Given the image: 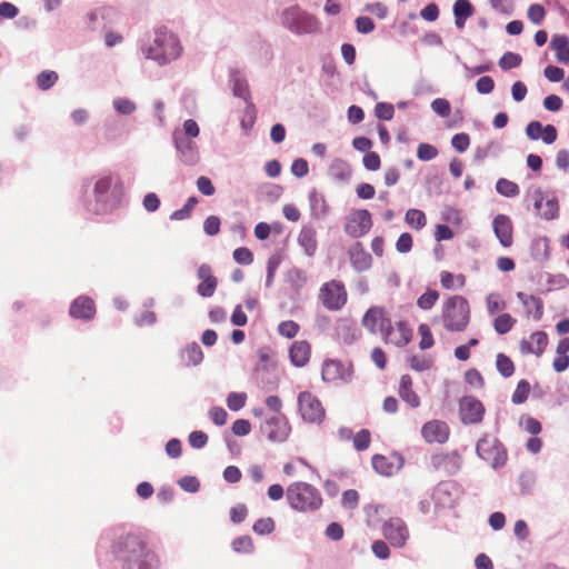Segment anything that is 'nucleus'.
<instances>
[{"label":"nucleus","instance_id":"1","mask_svg":"<svg viewBox=\"0 0 569 569\" xmlns=\"http://www.w3.org/2000/svg\"><path fill=\"white\" fill-rule=\"evenodd\" d=\"M113 553L122 569H158L159 566L158 556L139 533L120 536L113 545Z\"/></svg>","mask_w":569,"mask_h":569},{"label":"nucleus","instance_id":"2","mask_svg":"<svg viewBox=\"0 0 569 569\" xmlns=\"http://www.w3.org/2000/svg\"><path fill=\"white\" fill-rule=\"evenodd\" d=\"M142 54L159 66H164L181 56L182 47L178 37L166 27L154 30L153 39L141 48Z\"/></svg>","mask_w":569,"mask_h":569},{"label":"nucleus","instance_id":"3","mask_svg":"<svg viewBox=\"0 0 569 569\" xmlns=\"http://www.w3.org/2000/svg\"><path fill=\"white\" fill-rule=\"evenodd\" d=\"M122 193L118 177L111 174L98 177L93 188L96 212L107 213L114 210L121 201Z\"/></svg>","mask_w":569,"mask_h":569},{"label":"nucleus","instance_id":"4","mask_svg":"<svg viewBox=\"0 0 569 569\" xmlns=\"http://www.w3.org/2000/svg\"><path fill=\"white\" fill-rule=\"evenodd\" d=\"M441 320L450 332L463 331L470 321V308L467 299L461 296L448 298L442 306Z\"/></svg>","mask_w":569,"mask_h":569},{"label":"nucleus","instance_id":"5","mask_svg":"<svg viewBox=\"0 0 569 569\" xmlns=\"http://www.w3.org/2000/svg\"><path fill=\"white\" fill-rule=\"evenodd\" d=\"M280 20L281 24L295 34H310L321 30L318 18L298 6L286 8Z\"/></svg>","mask_w":569,"mask_h":569},{"label":"nucleus","instance_id":"6","mask_svg":"<svg viewBox=\"0 0 569 569\" xmlns=\"http://www.w3.org/2000/svg\"><path fill=\"white\" fill-rule=\"evenodd\" d=\"M287 499L292 509L302 512L315 511L322 503L319 490L302 481L293 482L288 487Z\"/></svg>","mask_w":569,"mask_h":569},{"label":"nucleus","instance_id":"7","mask_svg":"<svg viewBox=\"0 0 569 569\" xmlns=\"http://www.w3.org/2000/svg\"><path fill=\"white\" fill-rule=\"evenodd\" d=\"M527 199L532 201L536 214L542 219L552 220L558 217L559 204L555 194L546 193L541 188H531L527 192Z\"/></svg>","mask_w":569,"mask_h":569},{"label":"nucleus","instance_id":"8","mask_svg":"<svg viewBox=\"0 0 569 569\" xmlns=\"http://www.w3.org/2000/svg\"><path fill=\"white\" fill-rule=\"evenodd\" d=\"M348 293L345 284L339 280L323 283L319 290V300L330 311H338L347 303Z\"/></svg>","mask_w":569,"mask_h":569},{"label":"nucleus","instance_id":"9","mask_svg":"<svg viewBox=\"0 0 569 569\" xmlns=\"http://www.w3.org/2000/svg\"><path fill=\"white\" fill-rule=\"evenodd\" d=\"M298 410L303 421L321 423L326 418V410L319 398L310 391H302L298 396Z\"/></svg>","mask_w":569,"mask_h":569},{"label":"nucleus","instance_id":"10","mask_svg":"<svg viewBox=\"0 0 569 569\" xmlns=\"http://www.w3.org/2000/svg\"><path fill=\"white\" fill-rule=\"evenodd\" d=\"M372 227L371 214L366 209L353 210L346 219L345 231L352 238H360Z\"/></svg>","mask_w":569,"mask_h":569},{"label":"nucleus","instance_id":"11","mask_svg":"<svg viewBox=\"0 0 569 569\" xmlns=\"http://www.w3.org/2000/svg\"><path fill=\"white\" fill-rule=\"evenodd\" d=\"M291 431L290 423L283 415L268 418L261 426V432L273 442H283Z\"/></svg>","mask_w":569,"mask_h":569},{"label":"nucleus","instance_id":"12","mask_svg":"<svg viewBox=\"0 0 569 569\" xmlns=\"http://www.w3.org/2000/svg\"><path fill=\"white\" fill-rule=\"evenodd\" d=\"M477 453L480 458L497 468L505 463L506 452L502 446L493 438H482L477 443Z\"/></svg>","mask_w":569,"mask_h":569},{"label":"nucleus","instance_id":"13","mask_svg":"<svg viewBox=\"0 0 569 569\" xmlns=\"http://www.w3.org/2000/svg\"><path fill=\"white\" fill-rule=\"evenodd\" d=\"M430 465L435 470L455 475L461 468L462 458L457 451L439 452L431 456Z\"/></svg>","mask_w":569,"mask_h":569},{"label":"nucleus","instance_id":"14","mask_svg":"<svg viewBox=\"0 0 569 569\" xmlns=\"http://www.w3.org/2000/svg\"><path fill=\"white\" fill-rule=\"evenodd\" d=\"M450 428L438 419L427 421L421 428V437L428 443H445L449 439Z\"/></svg>","mask_w":569,"mask_h":569},{"label":"nucleus","instance_id":"15","mask_svg":"<svg viewBox=\"0 0 569 569\" xmlns=\"http://www.w3.org/2000/svg\"><path fill=\"white\" fill-rule=\"evenodd\" d=\"M382 531L385 538L397 548L405 546L409 537L408 528L400 518H390L389 521L383 525Z\"/></svg>","mask_w":569,"mask_h":569},{"label":"nucleus","instance_id":"16","mask_svg":"<svg viewBox=\"0 0 569 569\" xmlns=\"http://www.w3.org/2000/svg\"><path fill=\"white\" fill-rule=\"evenodd\" d=\"M459 410L463 423H478L485 413L483 405L473 397H463L460 400Z\"/></svg>","mask_w":569,"mask_h":569},{"label":"nucleus","instance_id":"17","mask_svg":"<svg viewBox=\"0 0 569 569\" xmlns=\"http://www.w3.org/2000/svg\"><path fill=\"white\" fill-rule=\"evenodd\" d=\"M390 319L387 317L386 311L381 307H371L367 310L362 318V326L371 333H381L389 325Z\"/></svg>","mask_w":569,"mask_h":569},{"label":"nucleus","instance_id":"18","mask_svg":"<svg viewBox=\"0 0 569 569\" xmlns=\"http://www.w3.org/2000/svg\"><path fill=\"white\" fill-rule=\"evenodd\" d=\"M351 369L339 360L329 359L323 362L321 376L326 382L347 381Z\"/></svg>","mask_w":569,"mask_h":569},{"label":"nucleus","instance_id":"19","mask_svg":"<svg viewBox=\"0 0 569 569\" xmlns=\"http://www.w3.org/2000/svg\"><path fill=\"white\" fill-rule=\"evenodd\" d=\"M411 330L405 321H398L395 327L390 321L382 332V338L387 343L402 347L411 340Z\"/></svg>","mask_w":569,"mask_h":569},{"label":"nucleus","instance_id":"20","mask_svg":"<svg viewBox=\"0 0 569 569\" xmlns=\"http://www.w3.org/2000/svg\"><path fill=\"white\" fill-rule=\"evenodd\" d=\"M173 141L181 160L187 164H194L198 160L197 144L183 137L181 132H174Z\"/></svg>","mask_w":569,"mask_h":569},{"label":"nucleus","instance_id":"21","mask_svg":"<svg viewBox=\"0 0 569 569\" xmlns=\"http://www.w3.org/2000/svg\"><path fill=\"white\" fill-rule=\"evenodd\" d=\"M198 278L201 280V283L197 287V292L204 298H209L213 296L218 281L212 273V269L209 264H201L198 268Z\"/></svg>","mask_w":569,"mask_h":569},{"label":"nucleus","instance_id":"22","mask_svg":"<svg viewBox=\"0 0 569 569\" xmlns=\"http://www.w3.org/2000/svg\"><path fill=\"white\" fill-rule=\"evenodd\" d=\"M402 466V458L398 455L386 457L376 455L372 457L373 469L382 476H391L396 473Z\"/></svg>","mask_w":569,"mask_h":569},{"label":"nucleus","instance_id":"23","mask_svg":"<svg viewBox=\"0 0 569 569\" xmlns=\"http://www.w3.org/2000/svg\"><path fill=\"white\" fill-rule=\"evenodd\" d=\"M493 231L499 242L508 248L512 244V222L506 214H498L492 222Z\"/></svg>","mask_w":569,"mask_h":569},{"label":"nucleus","instance_id":"24","mask_svg":"<svg viewBox=\"0 0 569 569\" xmlns=\"http://www.w3.org/2000/svg\"><path fill=\"white\" fill-rule=\"evenodd\" d=\"M548 345V336L543 331L533 332L529 340L522 339L520 341V351L523 355L535 353L541 356Z\"/></svg>","mask_w":569,"mask_h":569},{"label":"nucleus","instance_id":"25","mask_svg":"<svg viewBox=\"0 0 569 569\" xmlns=\"http://www.w3.org/2000/svg\"><path fill=\"white\" fill-rule=\"evenodd\" d=\"M348 253H349L350 262L357 271H360V272L366 271L371 267L372 258L363 249V247L360 242L353 243L349 248Z\"/></svg>","mask_w":569,"mask_h":569},{"label":"nucleus","instance_id":"26","mask_svg":"<svg viewBox=\"0 0 569 569\" xmlns=\"http://www.w3.org/2000/svg\"><path fill=\"white\" fill-rule=\"evenodd\" d=\"M517 298L526 308V315L528 317H532L537 321L542 318L543 302L539 297H536L533 295H527L525 292H518Z\"/></svg>","mask_w":569,"mask_h":569},{"label":"nucleus","instance_id":"27","mask_svg":"<svg viewBox=\"0 0 569 569\" xmlns=\"http://www.w3.org/2000/svg\"><path fill=\"white\" fill-rule=\"evenodd\" d=\"M94 312V302L88 297L77 298L70 307V316L77 319H91Z\"/></svg>","mask_w":569,"mask_h":569},{"label":"nucleus","instance_id":"28","mask_svg":"<svg viewBox=\"0 0 569 569\" xmlns=\"http://www.w3.org/2000/svg\"><path fill=\"white\" fill-rule=\"evenodd\" d=\"M398 393L411 408H418L420 406V398L412 389V379L409 375H403L400 378Z\"/></svg>","mask_w":569,"mask_h":569},{"label":"nucleus","instance_id":"29","mask_svg":"<svg viewBox=\"0 0 569 569\" xmlns=\"http://www.w3.org/2000/svg\"><path fill=\"white\" fill-rule=\"evenodd\" d=\"M310 352L311 348L307 341H296L289 349L290 360L296 367H303L310 359Z\"/></svg>","mask_w":569,"mask_h":569},{"label":"nucleus","instance_id":"30","mask_svg":"<svg viewBox=\"0 0 569 569\" xmlns=\"http://www.w3.org/2000/svg\"><path fill=\"white\" fill-rule=\"evenodd\" d=\"M550 48L555 51L558 62L569 64V38L566 34H553Z\"/></svg>","mask_w":569,"mask_h":569},{"label":"nucleus","instance_id":"31","mask_svg":"<svg viewBox=\"0 0 569 569\" xmlns=\"http://www.w3.org/2000/svg\"><path fill=\"white\" fill-rule=\"evenodd\" d=\"M298 243L307 256L312 257L318 248L316 230L312 227H303L298 236Z\"/></svg>","mask_w":569,"mask_h":569},{"label":"nucleus","instance_id":"32","mask_svg":"<svg viewBox=\"0 0 569 569\" xmlns=\"http://www.w3.org/2000/svg\"><path fill=\"white\" fill-rule=\"evenodd\" d=\"M309 202L311 214L313 218L322 219L327 216L329 207L327 204L325 197L321 193L317 192L316 190H312L309 194Z\"/></svg>","mask_w":569,"mask_h":569},{"label":"nucleus","instance_id":"33","mask_svg":"<svg viewBox=\"0 0 569 569\" xmlns=\"http://www.w3.org/2000/svg\"><path fill=\"white\" fill-rule=\"evenodd\" d=\"M233 94L248 101L250 93L247 80L240 71L232 70L230 74Z\"/></svg>","mask_w":569,"mask_h":569},{"label":"nucleus","instance_id":"34","mask_svg":"<svg viewBox=\"0 0 569 569\" xmlns=\"http://www.w3.org/2000/svg\"><path fill=\"white\" fill-rule=\"evenodd\" d=\"M452 490H455V486L452 483H440L433 492V500L437 505L442 507H451L455 501L451 497Z\"/></svg>","mask_w":569,"mask_h":569},{"label":"nucleus","instance_id":"35","mask_svg":"<svg viewBox=\"0 0 569 569\" xmlns=\"http://www.w3.org/2000/svg\"><path fill=\"white\" fill-rule=\"evenodd\" d=\"M187 366H197L203 359V353L199 345L192 343L186 347L181 355Z\"/></svg>","mask_w":569,"mask_h":569},{"label":"nucleus","instance_id":"36","mask_svg":"<svg viewBox=\"0 0 569 569\" xmlns=\"http://www.w3.org/2000/svg\"><path fill=\"white\" fill-rule=\"evenodd\" d=\"M406 223L417 230L422 229L427 223V218L423 211L419 209H409L405 216Z\"/></svg>","mask_w":569,"mask_h":569},{"label":"nucleus","instance_id":"37","mask_svg":"<svg viewBox=\"0 0 569 569\" xmlns=\"http://www.w3.org/2000/svg\"><path fill=\"white\" fill-rule=\"evenodd\" d=\"M286 281L295 289H301L307 282V276L299 268H291L286 272Z\"/></svg>","mask_w":569,"mask_h":569},{"label":"nucleus","instance_id":"38","mask_svg":"<svg viewBox=\"0 0 569 569\" xmlns=\"http://www.w3.org/2000/svg\"><path fill=\"white\" fill-rule=\"evenodd\" d=\"M516 322H517V320L511 315L501 313L495 319L493 328L497 333L506 335L513 328Z\"/></svg>","mask_w":569,"mask_h":569},{"label":"nucleus","instance_id":"39","mask_svg":"<svg viewBox=\"0 0 569 569\" xmlns=\"http://www.w3.org/2000/svg\"><path fill=\"white\" fill-rule=\"evenodd\" d=\"M496 366H497V370L505 378L511 377L515 372L513 361L505 353L497 355Z\"/></svg>","mask_w":569,"mask_h":569},{"label":"nucleus","instance_id":"40","mask_svg":"<svg viewBox=\"0 0 569 569\" xmlns=\"http://www.w3.org/2000/svg\"><path fill=\"white\" fill-rule=\"evenodd\" d=\"M496 189L500 194L509 198L516 197L520 192L517 183L505 178H501L497 181Z\"/></svg>","mask_w":569,"mask_h":569},{"label":"nucleus","instance_id":"41","mask_svg":"<svg viewBox=\"0 0 569 569\" xmlns=\"http://www.w3.org/2000/svg\"><path fill=\"white\" fill-rule=\"evenodd\" d=\"M440 282L445 289L461 288L465 284V277L462 274L455 276L451 272L442 271Z\"/></svg>","mask_w":569,"mask_h":569},{"label":"nucleus","instance_id":"42","mask_svg":"<svg viewBox=\"0 0 569 569\" xmlns=\"http://www.w3.org/2000/svg\"><path fill=\"white\" fill-rule=\"evenodd\" d=\"M487 310L489 315H495L506 309V301L498 293H489L486 298Z\"/></svg>","mask_w":569,"mask_h":569},{"label":"nucleus","instance_id":"43","mask_svg":"<svg viewBox=\"0 0 569 569\" xmlns=\"http://www.w3.org/2000/svg\"><path fill=\"white\" fill-rule=\"evenodd\" d=\"M530 393V385L527 380H520L512 393L511 400L516 405L523 403Z\"/></svg>","mask_w":569,"mask_h":569},{"label":"nucleus","instance_id":"44","mask_svg":"<svg viewBox=\"0 0 569 569\" xmlns=\"http://www.w3.org/2000/svg\"><path fill=\"white\" fill-rule=\"evenodd\" d=\"M57 72L46 70L37 77V86L41 90H48L57 82Z\"/></svg>","mask_w":569,"mask_h":569},{"label":"nucleus","instance_id":"45","mask_svg":"<svg viewBox=\"0 0 569 569\" xmlns=\"http://www.w3.org/2000/svg\"><path fill=\"white\" fill-rule=\"evenodd\" d=\"M198 203V200L196 197H190L187 201V203L183 206V208L176 210L171 213L170 219L171 220H183L190 217L191 211L193 210L194 206Z\"/></svg>","mask_w":569,"mask_h":569},{"label":"nucleus","instance_id":"46","mask_svg":"<svg viewBox=\"0 0 569 569\" xmlns=\"http://www.w3.org/2000/svg\"><path fill=\"white\" fill-rule=\"evenodd\" d=\"M521 57L518 53L506 52L499 60V67L502 70L513 69L520 66Z\"/></svg>","mask_w":569,"mask_h":569},{"label":"nucleus","instance_id":"47","mask_svg":"<svg viewBox=\"0 0 569 569\" xmlns=\"http://www.w3.org/2000/svg\"><path fill=\"white\" fill-rule=\"evenodd\" d=\"M439 298V293L436 290H428L418 298L417 305L423 310L431 309Z\"/></svg>","mask_w":569,"mask_h":569},{"label":"nucleus","instance_id":"48","mask_svg":"<svg viewBox=\"0 0 569 569\" xmlns=\"http://www.w3.org/2000/svg\"><path fill=\"white\" fill-rule=\"evenodd\" d=\"M475 10L469 0H457L453 4V14L461 18H470Z\"/></svg>","mask_w":569,"mask_h":569},{"label":"nucleus","instance_id":"49","mask_svg":"<svg viewBox=\"0 0 569 569\" xmlns=\"http://www.w3.org/2000/svg\"><path fill=\"white\" fill-rule=\"evenodd\" d=\"M299 325L292 320L282 321L278 326V332L286 338H293L299 332Z\"/></svg>","mask_w":569,"mask_h":569},{"label":"nucleus","instance_id":"50","mask_svg":"<svg viewBox=\"0 0 569 569\" xmlns=\"http://www.w3.org/2000/svg\"><path fill=\"white\" fill-rule=\"evenodd\" d=\"M352 439H353V447L358 451L368 449L370 446V441H371L370 432L367 429L360 430L355 437H352Z\"/></svg>","mask_w":569,"mask_h":569},{"label":"nucleus","instance_id":"51","mask_svg":"<svg viewBox=\"0 0 569 569\" xmlns=\"http://www.w3.org/2000/svg\"><path fill=\"white\" fill-rule=\"evenodd\" d=\"M330 171L335 177H337L341 180H345V179L349 178V176H350V169H349L348 164L343 160H340V159H337L332 162V164L330 167Z\"/></svg>","mask_w":569,"mask_h":569},{"label":"nucleus","instance_id":"52","mask_svg":"<svg viewBox=\"0 0 569 569\" xmlns=\"http://www.w3.org/2000/svg\"><path fill=\"white\" fill-rule=\"evenodd\" d=\"M438 156L436 147L429 143H420L417 149V157L422 161H429Z\"/></svg>","mask_w":569,"mask_h":569},{"label":"nucleus","instance_id":"53","mask_svg":"<svg viewBox=\"0 0 569 569\" xmlns=\"http://www.w3.org/2000/svg\"><path fill=\"white\" fill-rule=\"evenodd\" d=\"M246 393L230 392L227 398V406L232 411L240 410L246 405Z\"/></svg>","mask_w":569,"mask_h":569},{"label":"nucleus","instance_id":"54","mask_svg":"<svg viewBox=\"0 0 569 569\" xmlns=\"http://www.w3.org/2000/svg\"><path fill=\"white\" fill-rule=\"evenodd\" d=\"M274 529V521L272 518H261L253 525V531L258 535H269Z\"/></svg>","mask_w":569,"mask_h":569},{"label":"nucleus","instance_id":"55","mask_svg":"<svg viewBox=\"0 0 569 569\" xmlns=\"http://www.w3.org/2000/svg\"><path fill=\"white\" fill-rule=\"evenodd\" d=\"M281 263V258L278 254H272L267 262V287H270L273 281L274 273Z\"/></svg>","mask_w":569,"mask_h":569},{"label":"nucleus","instance_id":"56","mask_svg":"<svg viewBox=\"0 0 569 569\" xmlns=\"http://www.w3.org/2000/svg\"><path fill=\"white\" fill-rule=\"evenodd\" d=\"M232 548L237 552H251L253 549L252 539L249 536H241L232 541Z\"/></svg>","mask_w":569,"mask_h":569},{"label":"nucleus","instance_id":"57","mask_svg":"<svg viewBox=\"0 0 569 569\" xmlns=\"http://www.w3.org/2000/svg\"><path fill=\"white\" fill-rule=\"evenodd\" d=\"M418 331H419V335L421 336V340L419 342V347L421 349H429L433 346V337H432V333L430 331V328L428 327V325H420L419 328H418Z\"/></svg>","mask_w":569,"mask_h":569},{"label":"nucleus","instance_id":"58","mask_svg":"<svg viewBox=\"0 0 569 569\" xmlns=\"http://www.w3.org/2000/svg\"><path fill=\"white\" fill-rule=\"evenodd\" d=\"M527 14L532 23L540 24L545 19L546 10L541 4L535 3L529 7Z\"/></svg>","mask_w":569,"mask_h":569},{"label":"nucleus","instance_id":"59","mask_svg":"<svg viewBox=\"0 0 569 569\" xmlns=\"http://www.w3.org/2000/svg\"><path fill=\"white\" fill-rule=\"evenodd\" d=\"M375 112L377 118L381 120H390L395 114V109L390 103L379 102L376 104Z\"/></svg>","mask_w":569,"mask_h":569},{"label":"nucleus","instance_id":"60","mask_svg":"<svg viewBox=\"0 0 569 569\" xmlns=\"http://www.w3.org/2000/svg\"><path fill=\"white\" fill-rule=\"evenodd\" d=\"M233 259L238 263L247 266L253 261V254L248 248L240 247L233 251Z\"/></svg>","mask_w":569,"mask_h":569},{"label":"nucleus","instance_id":"61","mask_svg":"<svg viewBox=\"0 0 569 569\" xmlns=\"http://www.w3.org/2000/svg\"><path fill=\"white\" fill-rule=\"evenodd\" d=\"M451 144L458 152H463L469 148L470 138L467 133H457L452 137Z\"/></svg>","mask_w":569,"mask_h":569},{"label":"nucleus","instance_id":"62","mask_svg":"<svg viewBox=\"0 0 569 569\" xmlns=\"http://www.w3.org/2000/svg\"><path fill=\"white\" fill-rule=\"evenodd\" d=\"M477 91L481 94L491 93L495 88V81L489 76H483L476 83Z\"/></svg>","mask_w":569,"mask_h":569},{"label":"nucleus","instance_id":"63","mask_svg":"<svg viewBox=\"0 0 569 569\" xmlns=\"http://www.w3.org/2000/svg\"><path fill=\"white\" fill-rule=\"evenodd\" d=\"M113 106L114 109L122 114H130L136 110V104L131 100L124 98L114 100Z\"/></svg>","mask_w":569,"mask_h":569},{"label":"nucleus","instance_id":"64","mask_svg":"<svg viewBox=\"0 0 569 569\" xmlns=\"http://www.w3.org/2000/svg\"><path fill=\"white\" fill-rule=\"evenodd\" d=\"M431 108L437 114H439L443 118L448 117L450 114V103L446 99H442V98L435 99L431 102Z\"/></svg>","mask_w":569,"mask_h":569}]
</instances>
